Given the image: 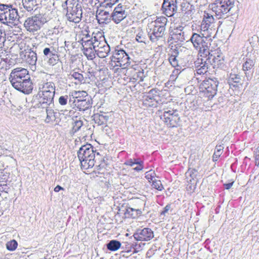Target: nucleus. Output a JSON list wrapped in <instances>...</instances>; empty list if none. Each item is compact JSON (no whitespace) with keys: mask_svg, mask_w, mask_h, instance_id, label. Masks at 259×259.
Masks as SVG:
<instances>
[{"mask_svg":"<svg viewBox=\"0 0 259 259\" xmlns=\"http://www.w3.org/2000/svg\"><path fill=\"white\" fill-rule=\"evenodd\" d=\"M95 52L99 58H104L108 56L110 51V46L107 42L95 48Z\"/></svg>","mask_w":259,"mask_h":259,"instance_id":"obj_25","label":"nucleus"},{"mask_svg":"<svg viewBox=\"0 0 259 259\" xmlns=\"http://www.w3.org/2000/svg\"><path fill=\"white\" fill-rule=\"evenodd\" d=\"M170 208V204H167L163 208V210L160 212L161 215H164L166 213L168 212V211Z\"/></svg>","mask_w":259,"mask_h":259,"instance_id":"obj_50","label":"nucleus"},{"mask_svg":"<svg viewBox=\"0 0 259 259\" xmlns=\"http://www.w3.org/2000/svg\"><path fill=\"white\" fill-rule=\"evenodd\" d=\"M124 73L129 78L130 82L136 83L135 88L137 85H140V82L143 81L145 77L144 70L138 65L128 67L124 70Z\"/></svg>","mask_w":259,"mask_h":259,"instance_id":"obj_12","label":"nucleus"},{"mask_svg":"<svg viewBox=\"0 0 259 259\" xmlns=\"http://www.w3.org/2000/svg\"><path fill=\"white\" fill-rule=\"evenodd\" d=\"M179 54V51L175 49L172 50L168 54L169 56L168 58L169 62L173 67L177 68L180 67L178 59Z\"/></svg>","mask_w":259,"mask_h":259,"instance_id":"obj_28","label":"nucleus"},{"mask_svg":"<svg viewBox=\"0 0 259 259\" xmlns=\"http://www.w3.org/2000/svg\"><path fill=\"white\" fill-rule=\"evenodd\" d=\"M69 102H72L74 108L79 111H84L90 107L88 99V94L85 91H73L69 94Z\"/></svg>","mask_w":259,"mask_h":259,"instance_id":"obj_5","label":"nucleus"},{"mask_svg":"<svg viewBox=\"0 0 259 259\" xmlns=\"http://www.w3.org/2000/svg\"><path fill=\"white\" fill-rule=\"evenodd\" d=\"M4 39L2 36V32L0 30V47H2V44L4 42Z\"/></svg>","mask_w":259,"mask_h":259,"instance_id":"obj_56","label":"nucleus"},{"mask_svg":"<svg viewBox=\"0 0 259 259\" xmlns=\"http://www.w3.org/2000/svg\"><path fill=\"white\" fill-rule=\"evenodd\" d=\"M219 82L215 78H208L200 83L199 93L202 97L210 100L217 94Z\"/></svg>","mask_w":259,"mask_h":259,"instance_id":"obj_7","label":"nucleus"},{"mask_svg":"<svg viewBox=\"0 0 259 259\" xmlns=\"http://www.w3.org/2000/svg\"><path fill=\"white\" fill-rule=\"evenodd\" d=\"M64 190V188L59 185H57V186H56L54 189V190L55 192H58L60 190Z\"/></svg>","mask_w":259,"mask_h":259,"instance_id":"obj_54","label":"nucleus"},{"mask_svg":"<svg viewBox=\"0 0 259 259\" xmlns=\"http://www.w3.org/2000/svg\"><path fill=\"white\" fill-rule=\"evenodd\" d=\"M15 89L25 94L30 93L33 90V85L29 77L22 81L20 83L14 87Z\"/></svg>","mask_w":259,"mask_h":259,"instance_id":"obj_23","label":"nucleus"},{"mask_svg":"<svg viewBox=\"0 0 259 259\" xmlns=\"http://www.w3.org/2000/svg\"><path fill=\"white\" fill-rule=\"evenodd\" d=\"M188 171L190 174V176L192 179H194L196 178L198 171L196 169L189 168Z\"/></svg>","mask_w":259,"mask_h":259,"instance_id":"obj_49","label":"nucleus"},{"mask_svg":"<svg viewBox=\"0 0 259 259\" xmlns=\"http://www.w3.org/2000/svg\"><path fill=\"white\" fill-rule=\"evenodd\" d=\"M102 123H99V124H102Z\"/></svg>","mask_w":259,"mask_h":259,"instance_id":"obj_59","label":"nucleus"},{"mask_svg":"<svg viewBox=\"0 0 259 259\" xmlns=\"http://www.w3.org/2000/svg\"><path fill=\"white\" fill-rule=\"evenodd\" d=\"M142 214V211L140 209H134L132 207H127L124 213V217L128 219H137Z\"/></svg>","mask_w":259,"mask_h":259,"instance_id":"obj_27","label":"nucleus"},{"mask_svg":"<svg viewBox=\"0 0 259 259\" xmlns=\"http://www.w3.org/2000/svg\"><path fill=\"white\" fill-rule=\"evenodd\" d=\"M155 177L156 174L153 170H150L148 171H147L145 174V178L150 183H151L154 180V179H156Z\"/></svg>","mask_w":259,"mask_h":259,"instance_id":"obj_42","label":"nucleus"},{"mask_svg":"<svg viewBox=\"0 0 259 259\" xmlns=\"http://www.w3.org/2000/svg\"><path fill=\"white\" fill-rule=\"evenodd\" d=\"M69 76V78L70 79L73 78L75 80V84H80L83 82L84 80L83 75L81 73L77 71H76L75 70H73L71 71L70 72Z\"/></svg>","mask_w":259,"mask_h":259,"instance_id":"obj_29","label":"nucleus"},{"mask_svg":"<svg viewBox=\"0 0 259 259\" xmlns=\"http://www.w3.org/2000/svg\"><path fill=\"white\" fill-rule=\"evenodd\" d=\"M233 183H234V182H232L231 183H227V184H225L224 185L225 186V188L228 190L229 189H230L232 186H233Z\"/></svg>","mask_w":259,"mask_h":259,"instance_id":"obj_52","label":"nucleus"},{"mask_svg":"<svg viewBox=\"0 0 259 259\" xmlns=\"http://www.w3.org/2000/svg\"><path fill=\"white\" fill-rule=\"evenodd\" d=\"M36 61V56L34 53H33V55L32 56V59H31L30 62H29V63L30 64H33L35 63Z\"/></svg>","mask_w":259,"mask_h":259,"instance_id":"obj_51","label":"nucleus"},{"mask_svg":"<svg viewBox=\"0 0 259 259\" xmlns=\"http://www.w3.org/2000/svg\"><path fill=\"white\" fill-rule=\"evenodd\" d=\"M59 60V56L55 54H52L48 60L49 64L54 65L57 63Z\"/></svg>","mask_w":259,"mask_h":259,"instance_id":"obj_45","label":"nucleus"},{"mask_svg":"<svg viewBox=\"0 0 259 259\" xmlns=\"http://www.w3.org/2000/svg\"><path fill=\"white\" fill-rule=\"evenodd\" d=\"M119 0H98L99 7L105 9H110L115 5Z\"/></svg>","mask_w":259,"mask_h":259,"instance_id":"obj_31","label":"nucleus"},{"mask_svg":"<svg viewBox=\"0 0 259 259\" xmlns=\"http://www.w3.org/2000/svg\"><path fill=\"white\" fill-rule=\"evenodd\" d=\"M47 117L45 121L47 123L53 122L56 120V113L52 109H46Z\"/></svg>","mask_w":259,"mask_h":259,"instance_id":"obj_34","label":"nucleus"},{"mask_svg":"<svg viewBox=\"0 0 259 259\" xmlns=\"http://www.w3.org/2000/svg\"><path fill=\"white\" fill-rule=\"evenodd\" d=\"M160 119L169 128L178 127L181 121L180 116L177 109L164 108L163 113L160 115Z\"/></svg>","mask_w":259,"mask_h":259,"instance_id":"obj_9","label":"nucleus"},{"mask_svg":"<svg viewBox=\"0 0 259 259\" xmlns=\"http://www.w3.org/2000/svg\"><path fill=\"white\" fill-rule=\"evenodd\" d=\"M180 69L181 68H178L173 70L170 76V78L171 80L174 81L177 78L179 74L181 72Z\"/></svg>","mask_w":259,"mask_h":259,"instance_id":"obj_47","label":"nucleus"},{"mask_svg":"<svg viewBox=\"0 0 259 259\" xmlns=\"http://www.w3.org/2000/svg\"><path fill=\"white\" fill-rule=\"evenodd\" d=\"M9 183H3L0 184V191L8 193L10 191Z\"/></svg>","mask_w":259,"mask_h":259,"instance_id":"obj_46","label":"nucleus"},{"mask_svg":"<svg viewBox=\"0 0 259 259\" xmlns=\"http://www.w3.org/2000/svg\"><path fill=\"white\" fill-rule=\"evenodd\" d=\"M254 66V61L251 59H247L243 64L242 69L244 71H250L253 69Z\"/></svg>","mask_w":259,"mask_h":259,"instance_id":"obj_35","label":"nucleus"},{"mask_svg":"<svg viewBox=\"0 0 259 259\" xmlns=\"http://www.w3.org/2000/svg\"><path fill=\"white\" fill-rule=\"evenodd\" d=\"M68 96H62L59 98V103L61 105H65L67 103Z\"/></svg>","mask_w":259,"mask_h":259,"instance_id":"obj_48","label":"nucleus"},{"mask_svg":"<svg viewBox=\"0 0 259 259\" xmlns=\"http://www.w3.org/2000/svg\"><path fill=\"white\" fill-rule=\"evenodd\" d=\"M23 4L24 7L28 10H31L37 5L36 0H23Z\"/></svg>","mask_w":259,"mask_h":259,"instance_id":"obj_38","label":"nucleus"},{"mask_svg":"<svg viewBox=\"0 0 259 259\" xmlns=\"http://www.w3.org/2000/svg\"><path fill=\"white\" fill-rule=\"evenodd\" d=\"M98 117L99 118L100 117L103 118V116L102 115H99L98 116H96V117Z\"/></svg>","mask_w":259,"mask_h":259,"instance_id":"obj_57","label":"nucleus"},{"mask_svg":"<svg viewBox=\"0 0 259 259\" xmlns=\"http://www.w3.org/2000/svg\"><path fill=\"white\" fill-rule=\"evenodd\" d=\"M94 44V48L99 46L106 42L103 32L99 30H96L92 33V36L91 37Z\"/></svg>","mask_w":259,"mask_h":259,"instance_id":"obj_24","label":"nucleus"},{"mask_svg":"<svg viewBox=\"0 0 259 259\" xmlns=\"http://www.w3.org/2000/svg\"><path fill=\"white\" fill-rule=\"evenodd\" d=\"M201 65L197 66L196 69L197 74L199 75H203L208 72V65L206 63V59L204 58L201 57Z\"/></svg>","mask_w":259,"mask_h":259,"instance_id":"obj_32","label":"nucleus"},{"mask_svg":"<svg viewBox=\"0 0 259 259\" xmlns=\"http://www.w3.org/2000/svg\"><path fill=\"white\" fill-rule=\"evenodd\" d=\"M134 236L136 240L148 241L154 237V234L151 229L145 228L135 234Z\"/></svg>","mask_w":259,"mask_h":259,"instance_id":"obj_20","label":"nucleus"},{"mask_svg":"<svg viewBox=\"0 0 259 259\" xmlns=\"http://www.w3.org/2000/svg\"><path fill=\"white\" fill-rule=\"evenodd\" d=\"M190 40L194 47L196 49L199 50L198 55L206 60H208L210 54L208 42L205 41L203 37L196 33L193 34Z\"/></svg>","mask_w":259,"mask_h":259,"instance_id":"obj_10","label":"nucleus"},{"mask_svg":"<svg viewBox=\"0 0 259 259\" xmlns=\"http://www.w3.org/2000/svg\"><path fill=\"white\" fill-rule=\"evenodd\" d=\"M158 97V90L156 89H151L143 96L142 101L143 106L147 108L156 107L158 104L157 98Z\"/></svg>","mask_w":259,"mask_h":259,"instance_id":"obj_15","label":"nucleus"},{"mask_svg":"<svg viewBox=\"0 0 259 259\" xmlns=\"http://www.w3.org/2000/svg\"><path fill=\"white\" fill-rule=\"evenodd\" d=\"M17 246L18 243L14 239L10 240L6 243L7 249L9 251H14L17 248Z\"/></svg>","mask_w":259,"mask_h":259,"instance_id":"obj_40","label":"nucleus"},{"mask_svg":"<svg viewBox=\"0 0 259 259\" xmlns=\"http://www.w3.org/2000/svg\"><path fill=\"white\" fill-rule=\"evenodd\" d=\"M215 19L212 15L207 14L204 15L200 26L201 31H205L209 29H212L215 26Z\"/></svg>","mask_w":259,"mask_h":259,"instance_id":"obj_21","label":"nucleus"},{"mask_svg":"<svg viewBox=\"0 0 259 259\" xmlns=\"http://www.w3.org/2000/svg\"><path fill=\"white\" fill-rule=\"evenodd\" d=\"M121 246V243L115 240L110 241L107 245L108 250L112 251L117 250Z\"/></svg>","mask_w":259,"mask_h":259,"instance_id":"obj_33","label":"nucleus"},{"mask_svg":"<svg viewBox=\"0 0 259 259\" xmlns=\"http://www.w3.org/2000/svg\"><path fill=\"white\" fill-rule=\"evenodd\" d=\"M162 8L166 16H172L177 10V0H164Z\"/></svg>","mask_w":259,"mask_h":259,"instance_id":"obj_18","label":"nucleus"},{"mask_svg":"<svg viewBox=\"0 0 259 259\" xmlns=\"http://www.w3.org/2000/svg\"><path fill=\"white\" fill-rule=\"evenodd\" d=\"M234 0H217L212 4L211 9L221 18L230 11L234 4Z\"/></svg>","mask_w":259,"mask_h":259,"instance_id":"obj_13","label":"nucleus"},{"mask_svg":"<svg viewBox=\"0 0 259 259\" xmlns=\"http://www.w3.org/2000/svg\"><path fill=\"white\" fill-rule=\"evenodd\" d=\"M219 147V148H217V150L214 151L212 156V160L214 161H217L223 153V149L221 147V146H220Z\"/></svg>","mask_w":259,"mask_h":259,"instance_id":"obj_44","label":"nucleus"},{"mask_svg":"<svg viewBox=\"0 0 259 259\" xmlns=\"http://www.w3.org/2000/svg\"><path fill=\"white\" fill-rule=\"evenodd\" d=\"M95 152L90 144L82 145L78 151V157L80 162L81 168L87 170L95 165Z\"/></svg>","mask_w":259,"mask_h":259,"instance_id":"obj_2","label":"nucleus"},{"mask_svg":"<svg viewBox=\"0 0 259 259\" xmlns=\"http://www.w3.org/2000/svg\"><path fill=\"white\" fill-rule=\"evenodd\" d=\"M183 27L181 25L170 27L168 41L171 44H177L178 45L184 40V32L183 31Z\"/></svg>","mask_w":259,"mask_h":259,"instance_id":"obj_16","label":"nucleus"},{"mask_svg":"<svg viewBox=\"0 0 259 259\" xmlns=\"http://www.w3.org/2000/svg\"><path fill=\"white\" fill-rule=\"evenodd\" d=\"M151 185L153 187V188H155V189L158 191H162L164 189V187L161 183V182L159 180L154 179V180L153 181L151 182Z\"/></svg>","mask_w":259,"mask_h":259,"instance_id":"obj_41","label":"nucleus"},{"mask_svg":"<svg viewBox=\"0 0 259 259\" xmlns=\"http://www.w3.org/2000/svg\"><path fill=\"white\" fill-rule=\"evenodd\" d=\"M126 17L125 8L121 4H118L114 9L111 15L112 20L116 23H120Z\"/></svg>","mask_w":259,"mask_h":259,"instance_id":"obj_19","label":"nucleus"},{"mask_svg":"<svg viewBox=\"0 0 259 259\" xmlns=\"http://www.w3.org/2000/svg\"><path fill=\"white\" fill-rule=\"evenodd\" d=\"M111 66L114 73L121 75L124 73L131 64L130 58L126 53L122 49L115 50L111 61Z\"/></svg>","mask_w":259,"mask_h":259,"instance_id":"obj_1","label":"nucleus"},{"mask_svg":"<svg viewBox=\"0 0 259 259\" xmlns=\"http://www.w3.org/2000/svg\"><path fill=\"white\" fill-rule=\"evenodd\" d=\"M18 16L17 10L8 6H0V21L4 24H14Z\"/></svg>","mask_w":259,"mask_h":259,"instance_id":"obj_11","label":"nucleus"},{"mask_svg":"<svg viewBox=\"0 0 259 259\" xmlns=\"http://www.w3.org/2000/svg\"><path fill=\"white\" fill-rule=\"evenodd\" d=\"M254 158H255V164L257 166L259 165V152H258V154H257V153L255 154Z\"/></svg>","mask_w":259,"mask_h":259,"instance_id":"obj_53","label":"nucleus"},{"mask_svg":"<svg viewBox=\"0 0 259 259\" xmlns=\"http://www.w3.org/2000/svg\"><path fill=\"white\" fill-rule=\"evenodd\" d=\"M80 35H82L80 39V42L83 49L90 48L95 49L94 48V44L90 37L89 32L87 29H85L84 31H81V34Z\"/></svg>","mask_w":259,"mask_h":259,"instance_id":"obj_22","label":"nucleus"},{"mask_svg":"<svg viewBox=\"0 0 259 259\" xmlns=\"http://www.w3.org/2000/svg\"><path fill=\"white\" fill-rule=\"evenodd\" d=\"M10 172L5 169H3L0 171V184L3 183L10 182L9 181L10 179Z\"/></svg>","mask_w":259,"mask_h":259,"instance_id":"obj_37","label":"nucleus"},{"mask_svg":"<svg viewBox=\"0 0 259 259\" xmlns=\"http://www.w3.org/2000/svg\"><path fill=\"white\" fill-rule=\"evenodd\" d=\"M146 39V36L145 33L141 30L136 35V40L139 42L145 43Z\"/></svg>","mask_w":259,"mask_h":259,"instance_id":"obj_43","label":"nucleus"},{"mask_svg":"<svg viewBox=\"0 0 259 259\" xmlns=\"http://www.w3.org/2000/svg\"><path fill=\"white\" fill-rule=\"evenodd\" d=\"M99 16H100V14H98V16L97 17H99Z\"/></svg>","mask_w":259,"mask_h":259,"instance_id":"obj_58","label":"nucleus"},{"mask_svg":"<svg viewBox=\"0 0 259 259\" xmlns=\"http://www.w3.org/2000/svg\"><path fill=\"white\" fill-rule=\"evenodd\" d=\"M230 88L237 92H240L243 88V80L239 74L231 73L228 79Z\"/></svg>","mask_w":259,"mask_h":259,"instance_id":"obj_17","label":"nucleus"},{"mask_svg":"<svg viewBox=\"0 0 259 259\" xmlns=\"http://www.w3.org/2000/svg\"><path fill=\"white\" fill-rule=\"evenodd\" d=\"M55 94V84L52 82L39 83L38 87V97L40 103L50 105L53 102Z\"/></svg>","mask_w":259,"mask_h":259,"instance_id":"obj_3","label":"nucleus"},{"mask_svg":"<svg viewBox=\"0 0 259 259\" xmlns=\"http://www.w3.org/2000/svg\"><path fill=\"white\" fill-rule=\"evenodd\" d=\"M111 169L110 165L103 161L97 167V172L99 174L106 175L109 173V170Z\"/></svg>","mask_w":259,"mask_h":259,"instance_id":"obj_30","label":"nucleus"},{"mask_svg":"<svg viewBox=\"0 0 259 259\" xmlns=\"http://www.w3.org/2000/svg\"><path fill=\"white\" fill-rule=\"evenodd\" d=\"M47 21L45 15L38 14L28 17L24 22V27L27 31L34 33L40 30Z\"/></svg>","mask_w":259,"mask_h":259,"instance_id":"obj_6","label":"nucleus"},{"mask_svg":"<svg viewBox=\"0 0 259 259\" xmlns=\"http://www.w3.org/2000/svg\"><path fill=\"white\" fill-rule=\"evenodd\" d=\"M29 77L28 71L26 69L19 67L15 68L12 71L10 79L12 86L14 88L22 81Z\"/></svg>","mask_w":259,"mask_h":259,"instance_id":"obj_14","label":"nucleus"},{"mask_svg":"<svg viewBox=\"0 0 259 259\" xmlns=\"http://www.w3.org/2000/svg\"><path fill=\"white\" fill-rule=\"evenodd\" d=\"M137 165L133 169L137 171L142 170L144 168V162L139 158L130 159L125 161L124 165L128 166H133Z\"/></svg>","mask_w":259,"mask_h":259,"instance_id":"obj_26","label":"nucleus"},{"mask_svg":"<svg viewBox=\"0 0 259 259\" xmlns=\"http://www.w3.org/2000/svg\"><path fill=\"white\" fill-rule=\"evenodd\" d=\"M66 17L68 21L75 23H79L82 17V9L76 0H67Z\"/></svg>","mask_w":259,"mask_h":259,"instance_id":"obj_8","label":"nucleus"},{"mask_svg":"<svg viewBox=\"0 0 259 259\" xmlns=\"http://www.w3.org/2000/svg\"><path fill=\"white\" fill-rule=\"evenodd\" d=\"M84 55L88 59L93 60L95 58V49L94 48L83 49Z\"/></svg>","mask_w":259,"mask_h":259,"instance_id":"obj_36","label":"nucleus"},{"mask_svg":"<svg viewBox=\"0 0 259 259\" xmlns=\"http://www.w3.org/2000/svg\"><path fill=\"white\" fill-rule=\"evenodd\" d=\"M50 52V49L49 48H46L43 51L44 55L46 56H47Z\"/></svg>","mask_w":259,"mask_h":259,"instance_id":"obj_55","label":"nucleus"},{"mask_svg":"<svg viewBox=\"0 0 259 259\" xmlns=\"http://www.w3.org/2000/svg\"><path fill=\"white\" fill-rule=\"evenodd\" d=\"M167 20L165 17H159L148 24V27L150 32L149 37L152 42H156L163 37L165 30Z\"/></svg>","mask_w":259,"mask_h":259,"instance_id":"obj_4","label":"nucleus"},{"mask_svg":"<svg viewBox=\"0 0 259 259\" xmlns=\"http://www.w3.org/2000/svg\"><path fill=\"white\" fill-rule=\"evenodd\" d=\"M83 125V122L81 120H74L72 123V132L75 133L78 132Z\"/></svg>","mask_w":259,"mask_h":259,"instance_id":"obj_39","label":"nucleus"}]
</instances>
